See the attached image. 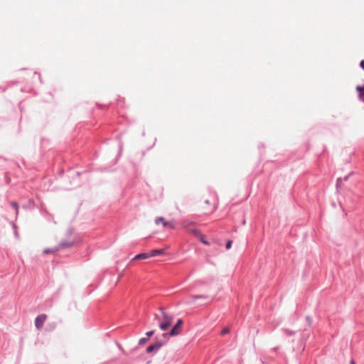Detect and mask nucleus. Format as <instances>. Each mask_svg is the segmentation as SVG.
Segmentation results:
<instances>
[{
  "instance_id": "dca6fc26",
  "label": "nucleus",
  "mask_w": 364,
  "mask_h": 364,
  "mask_svg": "<svg viewBox=\"0 0 364 364\" xmlns=\"http://www.w3.org/2000/svg\"><path fill=\"white\" fill-rule=\"evenodd\" d=\"M186 225H202V224H198V223H196L195 221H190V222H188Z\"/></svg>"
},
{
  "instance_id": "9b49d317",
  "label": "nucleus",
  "mask_w": 364,
  "mask_h": 364,
  "mask_svg": "<svg viewBox=\"0 0 364 364\" xmlns=\"http://www.w3.org/2000/svg\"><path fill=\"white\" fill-rule=\"evenodd\" d=\"M356 90L359 92V98L364 102V87L358 86Z\"/></svg>"
},
{
  "instance_id": "5701e85b",
  "label": "nucleus",
  "mask_w": 364,
  "mask_h": 364,
  "mask_svg": "<svg viewBox=\"0 0 364 364\" xmlns=\"http://www.w3.org/2000/svg\"><path fill=\"white\" fill-rule=\"evenodd\" d=\"M14 233H15L16 236L17 237L18 236V232L16 231V229H15Z\"/></svg>"
},
{
  "instance_id": "412c9836",
  "label": "nucleus",
  "mask_w": 364,
  "mask_h": 364,
  "mask_svg": "<svg viewBox=\"0 0 364 364\" xmlns=\"http://www.w3.org/2000/svg\"><path fill=\"white\" fill-rule=\"evenodd\" d=\"M204 203H205V205H210V201H209L208 200H205L204 201Z\"/></svg>"
},
{
  "instance_id": "f03ea898",
  "label": "nucleus",
  "mask_w": 364,
  "mask_h": 364,
  "mask_svg": "<svg viewBox=\"0 0 364 364\" xmlns=\"http://www.w3.org/2000/svg\"><path fill=\"white\" fill-rule=\"evenodd\" d=\"M182 323L183 320L181 318L178 319L176 323L173 326L168 333H163V337L167 339L169 336H175L180 334L181 331Z\"/></svg>"
},
{
  "instance_id": "4468645a",
  "label": "nucleus",
  "mask_w": 364,
  "mask_h": 364,
  "mask_svg": "<svg viewBox=\"0 0 364 364\" xmlns=\"http://www.w3.org/2000/svg\"><path fill=\"white\" fill-rule=\"evenodd\" d=\"M230 332V329L228 328H225L221 331V335L225 336V334L228 333Z\"/></svg>"
},
{
  "instance_id": "20e7f679",
  "label": "nucleus",
  "mask_w": 364,
  "mask_h": 364,
  "mask_svg": "<svg viewBox=\"0 0 364 364\" xmlns=\"http://www.w3.org/2000/svg\"><path fill=\"white\" fill-rule=\"evenodd\" d=\"M46 319H47L46 314H43L38 315L35 319L36 328L38 330H41L43 328V324H44L45 321H46Z\"/></svg>"
},
{
  "instance_id": "423d86ee",
  "label": "nucleus",
  "mask_w": 364,
  "mask_h": 364,
  "mask_svg": "<svg viewBox=\"0 0 364 364\" xmlns=\"http://www.w3.org/2000/svg\"><path fill=\"white\" fill-rule=\"evenodd\" d=\"M165 342L157 341L155 343L150 345L146 348V353H150L154 350H158L161 346L164 345Z\"/></svg>"
},
{
  "instance_id": "aec40b11",
  "label": "nucleus",
  "mask_w": 364,
  "mask_h": 364,
  "mask_svg": "<svg viewBox=\"0 0 364 364\" xmlns=\"http://www.w3.org/2000/svg\"><path fill=\"white\" fill-rule=\"evenodd\" d=\"M360 65L364 70V60L360 61Z\"/></svg>"
},
{
  "instance_id": "b1692460",
  "label": "nucleus",
  "mask_w": 364,
  "mask_h": 364,
  "mask_svg": "<svg viewBox=\"0 0 364 364\" xmlns=\"http://www.w3.org/2000/svg\"><path fill=\"white\" fill-rule=\"evenodd\" d=\"M306 319H308V321H310V319L309 317H306Z\"/></svg>"
},
{
  "instance_id": "4be33fe9",
  "label": "nucleus",
  "mask_w": 364,
  "mask_h": 364,
  "mask_svg": "<svg viewBox=\"0 0 364 364\" xmlns=\"http://www.w3.org/2000/svg\"><path fill=\"white\" fill-rule=\"evenodd\" d=\"M350 364H355V362L353 360H351Z\"/></svg>"
},
{
  "instance_id": "f8f14e48",
  "label": "nucleus",
  "mask_w": 364,
  "mask_h": 364,
  "mask_svg": "<svg viewBox=\"0 0 364 364\" xmlns=\"http://www.w3.org/2000/svg\"><path fill=\"white\" fill-rule=\"evenodd\" d=\"M215 205L213 204L212 206L210 208H207L206 207L203 206V209L207 212H213L215 209Z\"/></svg>"
},
{
  "instance_id": "1a4fd4ad",
  "label": "nucleus",
  "mask_w": 364,
  "mask_h": 364,
  "mask_svg": "<svg viewBox=\"0 0 364 364\" xmlns=\"http://www.w3.org/2000/svg\"><path fill=\"white\" fill-rule=\"evenodd\" d=\"M149 257H151V256L149 255V252L139 254V255H136L133 259L134 260H140V259H147Z\"/></svg>"
},
{
  "instance_id": "6e6552de",
  "label": "nucleus",
  "mask_w": 364,
  "mask_h": 364,
  "mask_svg": "<svg viewBox=\"0 0 364 364\" xmlns=\"http://www.w3.org/2000/svg\"><path fill=\"white\" fill-rule=\"evenodd\" d=\"M164 254H165V249L152 250L149 251V255L151 257L163 255Z\"/></svg>"
},
{
  "instance_id": "393cba45",
  "label": "nucleus",
  "mask_w": 364,
  "mask_h": 364,
  "mask_svg": "<svg viewBox=\"0 0 364 364\" xmlns=\"http://www.w3.org/2000/svg\"><path fill=\"white\" fill-rule=\"evenodd\" d=\"M306 319H308V321H310V319L309 317H306Z\"/></svg>"
},
{
  "instance_id": "ddd939ff",
  "label": "nucleus",
  "mask_w": 364,
  "mask_h": 364,
  "mask_svg": "<svg viewBox=\"0 0 364 364\" xmlns=\"http://www.w3.org/2000/svg\"><path fill=\"white\" fill-rule=\"evenodd\" d=\"M11 205L16 210V213L17 214L18 213V208L17 203L12 202V203H11Z\"/></svg>"
},
{
  "instance_id": "a211bd4d",
  "label": "nucleus",
  "mask_w": 364,
  "mask_h": 364,
  "mask_svg": "<svg viewBox=\"0 0 364 364\" xmlns=\"http://www.w3.org/2000/svg\"><path fill=\"white\" fill-rule=\"evenodd\" d=\"M154 331H148V332L146 333V336H147L146 338H148V339H149V338H150L151 336H152L154 335Z\"/></svg>"
},
{
  "instance_id": "7ed1b4c3",
  "label": "nucleus",
  "mask_w": 364,
  "mask_h": 364,
  "mask_svg": "<svg viewBox=\"0 0 364 364\" xmlns=\"http://www.w3.org/2000/svg\"><path fill=\"white\" fill-rule=\"evenodd\" d=\"M80 242V238L77 236H74L67 240L61 241L59 245V250L63 248H69L76 245Z\"/></svg>"
},
{
  "instance_id": "0eeeda50",
  "label": "nucleus",
  "mask_w": 364,
  "mask_h": 364,
  "mask_svg": "<svg viewBox=\"0 0 364 364\" xmlns=\"http://www.w3.org/2000/svg\"><path fill=\"white\" fill-rule=\"evenodd\" d=\"M156 225L158 226L162 225V226H173V224L166 221L163 218H159L156 220Z\"/></svg>"
},
{
  "instance_id": "2eb2a0df",
  "label": "nucleus",
  "mask_w": 364,
  "mask_h": 364,
  "mask_svg": "<svg viewBox=\"0 0 364 364\" xmlns=\"http://www.w3.org/2000/svg\"><path fill=\"white\" fill-rule=\"evenodd\" d=\"M148 338H141L139 341V345H143L144 343H145L147 341H148Z\"/></svg>"
},
{
  "instance_id": "6ab92c4d",
  "label": "nucleus",
  "mask_w": 364,
  "mask_h": 364,
  "mask_svg": "<svg viewBox=\"0 0 364 364\" xmlns=\"http://www.w3.org/2000/svg\"><path fill=\"white\" fill-rule=\"evenodd\" d=\"M192 298L196 300V299H200V298H205V296H193Z\"/></svg>"
},
{
  "instance_id": "9d476101",
  "label": "nucleus",
  "mask_w": 364,
  "mask_h": 364,
  "mask_svg": "<svg viewBox=\"0 0 364 364\" xmlns=\"http://www.w3.org/2000/svg\"><path fill=\"white\" fill-rule=\"evenodd\" d=\"M59 247L58 246H56V247H54L53 248H46L43 250V254L45 255H48V254H54L55 252H57L58 251H59Z\"/></svg>"
},
{
  "instance_id": "f3484780",
  "label": "nucleus",
  "mask_w": 364,
  "mask_h": 364,
  "mask_svg": "<svg viewBox=\"0 0 364 364\" xmlns=\"http://www.w3.org/2000/svg\"><path fill=\"white\" fill-rule=\"evenodd\" d=\"M232 243V240H228L226 245H225V247L227 250H229L231 247Z\"/></svg>"
},
{
  "instance_id": "f257e3e1",
  "label": "nucleus",
  "mask_w": 364,
  "mask_h": 364,
  "mask_svg": "<svg viewBox=\"0 0 364 364\" xmlns=\"http://www.w3.org/2000/svg\"><path fill=\"white\" fill-rule=\"evenodd\" d=\"M160 311L162 314V321L159 323V328L162 331H166L169 328L171 325L173 323V316L167 314L163 307L160 308Z\"/></svg>"
},
{
  "instance_id": "39448f33",
  "label": "nucleus",
  "mask_w": 364,
  "mask_h": 364,
  "mask_svg": "<svg viewBox=\"0 0 364 364\" xmlns=\"http://www.w3.org/2000/svg\"><path fill=\"white\" fill-rule=\"evenodd\" d=\"M191 232L198 237V239L203 242V244L208 245H209V242L206 240L205 236L200 233V230L198 229H191Z\"/></svg>"
}]
</instances>
